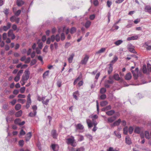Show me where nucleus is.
<instances>
[{
    "mask_svg": "<svg viewBox=\"0 0 151 151\" xmlns=\"http://www.w3.org/2000/svg\"><path fill=\"white\" fill-rule=\"evenodd\" d=\"M21 106L19 104H17L15 107V109L17 110H19L21 108Z\"/></svg>",
    "mask_w": 151,
    "mask_h": 151,
    "instance_id": "nucleus-30",
    "label": "nucleus"
},
{
    "mask_svg": "<svg viewBox=\"0 0 151 151\" xmlns=\"http://www.w3.org/2000/svg\"><path fill=\"white\" fill-rule=\"evenodd\" d=\"M109 65V67L108 70V73L109 74H110L113 71L112 64L110 63Z\"/></svg>",
    "mask_w": 151,
    "mask_h": 151,
    "instance_id": "nucleus-22",
    "label": "nucleus"
},
{
    "mask_svg": "<svg viewBox=\"0 0 151 151\" xmlns=\"http://www.w3.org/2000/svg\"><path fill=\"white\" fill-rule=\"evenodd\" d=\"M21 12V10L19 9L16 12L14 13V15L17 17L20 14Z\"/></svg>",
    "mask_w": 151,
    "mask_h": 151,
    "instance_id": "nucleus-35",
    "label": "nucleus"
},
{
    "mask_svg": "<svg viewBox=\"0 0 151 151\" xmlns=\"http://www.w3.org/2000/svg\"><path fill=\"white\" fill-rule=\"evenodd\" d=\"M86 136L87 137V138L89 139L90 140H92V139L93 137L91 135L88 134L86 135Z\"/></svg>",
    "mask_w": 151,
    "mask_h": 151,
    "instance_id": "nucleus-56",
    "label": "nucleus"
},
{
    "mask_svg": "<svg viewBox=\"0 0 151 151\" xmlns=\"http://www.w3.org/2000/svg\"><path fill=\"white\" fill-rule=\"evenodd\" d=\"M37 112H33V113L32 112H30L29 115V116L31 117H33L35 116L36 115Z\"/></svg>",
    "mask_w": 151,
    "mask_h": 151,
    "instance_id": "nucleus-33",
    "label": "nucleus"
},
{
    "mask_svg": "<svg viewBox=\"0 0 151 151\" xmlns=\"http://www.w3.org/2000/svg\"><path fill=\"white\" fill-rule=\"evenodd\" d=\"M66 143L68 145H70L72 146L75 147L77 144L75 142V139L73 136H71V138H68L66 139Z\"/></svg>",
    "mask_w": 151,
    "mask_h": 151,
    "instance_id": "nucleus-1",
    "label": "nucleus"
},
{
    "mask_svg": "<svg viewBox=\"0 0 151 151\" xmlns=\"http://www.w3.org/2000/svg\"><path fill=\"white\" fill-rule=\"evenodd\" d=\"M107 151H118L114 149V148L111 147H109V149L107 150Z\"/></svg>",
    "mask_w": 151,
    "mask_h": 151,
    "instance_id": "nucleus-60",
    "label": "nucleus"
},
{
    "mask_svg": "<svg viewBox=\"0 0 151 151\" xmlns=\"http://www.w3.org/2000/svg\"><path fill=\"white\" fill-rule=\"evenodd\" d=\"M71 45V44L69 42H66L65 45V48H67L69 46Z\"/></svg>",
    "mask_w": 151,
    "mask_h": 151,
    "instance_id": "nucleus-51",
    "label": "nucleus"
},
{
    "mask_svg": "<svg viewBox=\"0 0 151 151\" xmlns=\"http://www.w3.org/2000/svg\"><path fill=\"white\" fill-rule=\"evenodd\" d=\"M25 75H23L22 77V81H26L27 80L29 77V73L28 70H26L25 71Z\"/></svg>",
    "mask_w": 151,
    "mask_h": 151,
    "instance_id": "nucleus-2",
    "label": "nucleus"
},
{
    "mask_svg": "<svg viewBox=\"0 0 151 151\" xmlns=\"http://www.w3.org/2000/svg\"><path fill=\"white\" fill-rule=\"evenodd\" d=\"M100 98L101 99H104L106 98V95L104 94L102 95L101 96Z\"/></svg>",
    "mask_w": 151,
    "mask_h": 151,
    "instance_id": "nucleus-64",
    "label": "nucleus"
},
{
    "mask_svg": "<svg viewBox=\"0 0 151 151\" xmlns=\"http://www.w3.org/2000/svg\"><path fill=\"white\" fill-rule=\"evenodd\" d=\"M132 76L131 73H127L125 76V78L127 80H129L132 78Z\"/></svg>",
    "mask_w": 151,
    "mask_h": 151,
    "instance_id": "nucleus-14",
    "label": "nucleus"
},
{
    "mask_svg": "<svg viewBox=\"0 0 151 151\" xmlns=\"http://www.w3.org/2000/svg\"><path fill=\"white\" fill-rule=\"evenodd\" d=\"M114 79L116 81H119L120 79V78L118 74L116 73L113 76Z\"/></svg>",
    "mask_w": 151,
    "mask_h": 151,
    "instance_id": "nucleus-21",
    "label": "nucleus"
},
{
    "mask_svg": "<svg viewBox=\"0 0 151 151\" xmlns=\"http://www.w3.org/2000/svg\"><path fill=\"white\" fill-rule=\"evenodd\" d=\"M121 121V119H119L117 121H116L114 122L113 124H112L111 125L112 127H114L115 126H118L119 125Z\"/></svg>",
    "mask_w": 151,
    "mask_h": 151,
    "instance_id": "nucleus-12",
    "label": "nucleus"
},
{
    "mask_svg": "<svg viewBox=\"0 0 151 151\" xmlns=\"http://www.w3.org/2000/svg\"><path fill=\"white\" fill-rule=\"evenodd\" d=\"M86 123L89 128H91L93 127V124L90 119H86Z\"/></svg>",
    "mask_w": 151,
    "mask_h": 151,
    "instance_id": "nucleus-16",
    "label": "nucleus"
},
{
    "mask_svg": "<svg viewBox=\"0 0 151 151\" xmlns=\"http://www.w3.org/2000/svg\"><path fill=\"white\" fill-rule=\"evenodd\" d=\"M10 20L12 22H16L17 24L19 23L20 21V18L17 17L15 15H14L10 18Z\"/></svg>",
    "mask_w": 151,
    "mask_h": 151,
    "instance_id": "nucleus-3",
    "label": "nucleus"
},
{
    "mask_svg": "<svg viewBox=\"0 0 151 151\" xmlns=\"http://www.w3.org/2000/svg\"><path fill=\"white\" fill-rule=\"evenodd\" d=\"M140 129L139 127H136L134 130V132L136 133L139 134L140 132Z\"/></svg>",
    "mask_w": 151,
    "mask_h": 151,
    "instance_id": "nucleus-31",
    "label": "nucleus"
},
{
    "mask_svg": "<svg viewBox=\"0 0 151 151\" xmlns=\"http://www.w3.org/2000/svg\"><path fill=\"white\" fill-rule=\"evenodd\" d=\"M49 71L47 70L45 72L43 75V77L44 78L48 75Z\"/></svg>",
    "mask_w": 151,
    "mask_h": 151,
    "instance_id": "nucleus-58",
    "label": "nucleus"
},
{
    "mask_svg": "<svg viewBox=\"0 0 151 151\" xmlns=\"http://www.w3.org/2000/svg\"><path fill=\"white\" fill-rule=\"evenodd\" d=\"M24 4V2L22 0H17V4L19 6H21Z\"/></svg>",
    "mask_w": 151,
    "mask_h": 151,
    "instance_id": "nucleus-17",
    "label": "nucleus"
},
{
    "mask_svg": "<svg viewBox=\"0 0 151 151\" xmlns=\"http://www.w3.org/2000/svg\"><path fill=\"white\" fill-rule=\"evenodd\" d=\"M91 22L89 20H88L85 23L84 26L86 28H89L91 25Z\"/></svg>",
    "mask_w": 151,
    "mask_h": 151,
    "instance_id": "nucleus-23",
    "label": "nucleus"
},
{
    "mask_svg": "<svg viewBox=\"0 0 151 151\" xmlns=\"http://www.w3.org/2000/svg\"><path fill=\"white\" fill-rule=\"evenodd\" d=\"M51 134L53 138L56 139L57 138L58 134L55 130L53 129L52 130Z\"/></svg>",
    "mask_w": 151,
    "mask_h": 151,
    "instance_id": "nucleus-10",
    "label": "nucleus"
},
{
    "mask_svg": "<svg viewBox=\"0 0 151 151\" xmlns=\"http://www.w3.org/2000/svg\"><path fill=\"white\" fill-rule=\"evenodd\" d=\"M22 113V110H20L17 112L15 114L16 116L17 117H18L20 116Z\"/></svg>",
    "mask_w": 151,
    "mask_h": 151,
    "instance_id": "nucleus-28",
    "label": "nucleus"
},
{
    "mask_svg": "<svg viewBox=\"0 0 151 151\" xmlns=\"http://www.w3.org/2000/svg\"><path fill=\"white\" fill-rule=\"evenodd\" d=\"M93 4L95 6H97L98 5L99 3L98 0H94Z\"/></svg>",
    "mask_w": 151,
    "mask_h": 151,
    "instance_id": "nucleus-50",
    "label": "nucleus"
},
{
    "mask_svg": "<svg viewBox=\"0 0 151 151\" xmlns=\"http://www.w3.org/2000/svg\"><path fill=\"white\" fill-rule=\"evenodd\" d=\"M32 136V133L29 132L27 134L25 137V139L27 141H29Z\"/></svg>",
    "mask_w": 151,
    "mask_h": 151,
    "instance_id": "nucleus-13",
    "label": "nucleus"
},
{
    "mask_svg": "<svg viewBox=\"0 0 151 151\" xmlns=\"http://www.w3.org/2000/svg\"><path fill=\"white\" fill-rule=\"evenodd\" d=\"M106 91V89L104 88H101L100 90V93L101 94H104L105 93Z\"/></svg>",
    "mask_w": 151,
    "mask_h": 151,
    "instance_id": "nucleus-37",
    "label": "nucleus"
},
{
    "mask_svg": "<svg viewBox=\"0 0 151 151\" xmlns=\"http://www.w3.org/2000/svg\"><path fill=\"white\" fill-rule=\"evenodd\" d=\"M144 9L145 12L151 14V7L150 5L145 6Z\"/></svg>",
    "mask_w": 151,
    "mask_h": 151,
    "instance_id": "nucleus-9",
    "label": "nucleus"
},
{
    "mask_svg": "<svg viewBox=\"0 0 151 151\" xmlns=\"http://www.w3.org/2000/svg\"><path fill=\"white\" fill-rule=\"evenodd\" d=\"M75 55L74 53H72L70 55L68 59V60L70 63H71L72 62L73 58L74 56Z\"/></svg>",
    "mask_w": 151,
    "mask_h": 151,
    "instance_id": "nucleus-19",
    "label": "nucleus"
},
{
    "mask_svg": "<svg viewBox=\"0 0 151 151\" xmlns=\"http://www.w3.org/2000/svg\"><path fill=\"white\" fill-rule=\"evenodd\" d=\"M36 62V60L35 59H33L31 60L30 64L31 65H33L35 64Z\"/></svg>",
    "mask_w": 151,
    "mask_h": 151,
    "instance_id": "nucleus-40",
    "label": "nucleus"
},
{
    "mask_svg": "<svg viewBox=\"0 0 151 151\" xmlns=\"http://www.w3.org/2000/svg\"><path fill=\"white\" fill-rule=\"evenodd\" d=\"M139 71L138 68H136L135 69V70H132V72L133 74V76L134 79H137L138 78V75L137 74Z\"/></svg>",
    "mask_w": 151,
    "mask_h": 151,
    "instance_id": "nucleus-5",
    "label": "nucleus"
},
{
    "mask_svg": "<svg viewBox=\"0 0 151 151\" xmlns=\"http://www.w3.org/2000/svg\"><path fill=\"white\" fill-rule=\"evenodd\" d=\"M133 131V129L132 127H130L129 128V132L130 134H131L132 133Z\"/></svg>",
    "mask_w": 151,
    "mask_h": 151,
    "instance_id": "nucleus-54",
    "label": "nucleus"
},
{
    "mask_svg": "<svg viewBox=\"0 0 151 151\" xmlns=\"http://www.w3.org/2000/svg\"><path fill=\"white\" fill-rule=\"evenodd\" d=\"M78 136L79 137V138L78 140V141H81L84 140V138L83 136L81 135H78Z\"/></svg>",
    "mask_w": 151,
    "mask_h": 151,
    "instance_id": "nucleus-42",
    "label": "nucleus"
},
{
    "mask_svg": "<svg viewBox=\"0 0 151 151\" xmlns=\"http://www.w3.org/2000/svg\"><path fill=\"white\" fill-rule=\"evenodd\" d=\"M138 35H135L132 36L131 37H128L127 38V40L128 41H130L131 40H137L139 37Z\"/></svg>",
    "mask_w": 151,
    "mask_h": 151,
    "instance_id": "nucleus-7",
    "label": "nucleus"
},
{
    "mask_svg": "<svg viewBox=\"0 0 151 151\" xmlns=\"http://www.w3.org/2000/svg\"><path fill=\"white\" fill-rule=\"evenodd\" d=\"M107 84H113L114 83L113 80H106L105 81V82Z\"/></svg>",
    "mask_w": 151,
    "mask_h": 151,
    "instance_id": "nucleus-43",
    "label": "nucleus"
},
{
    "mask_svg": "<svg viewBox=\"0 0 151 151\" xmlns=\"http://www.w3.org/2000/svg\"><path fill=\"white\" fill-rule=\"evenodd\" d=\"M9 10L8 9H4L3 11L4 13L5 14L6 16H7L8 14H9Z\"/></svg>",
    "mask_w": 151,
    "mask_h": 151,
    "instance_id": "nucleus-39",
    "label": "nucleus"
},
{
    "mask_svg": "<svg viewBox=\"0 0 151 151\" xmlns=\"http://www.w3.org/2000/svg\"><path fill=\"white\" fill-rule=\"evenodd\" d=\"M32 109L33 110V112H37V107L36 105H34L32 106Z\"/></svg>",
    "mask_w": 151,
    "mask_h": 151,
    "instance_id": "nucleus-62",
    "label": "nucleus"
},
{
    "mask_svg": "<svg viewBox=\"0 0 151 151\" xmlns=\"http://www.w3.org/2000/svg\"><path fill=\"white\" fill-rule=\"evenodd\" d=\"M25 88L24 87H21L20 89V91L21 93H23L25 91Z\"/></svg>",
    "mask_w": 151,
    "mask_h": 151,
    "instance_id": "nucleus-48",
    "label": "nucleus"
},
{
    "mask_svg": "<svg viewBox=\"0 0 151 151\" xmlns=\"http://www.w3.org/2000/svg\"><path fill=\"white\" fill-rule=\"evenodd\" d=\"M19 144L20 146L22 147L24 144V141L23 140H21L19 141Z\"/></svg>",
    "mask_w": 151,
    "mask_h": 151,
    "instance_id": "nucleus-57",
    "label": "nucleus"
},
{
    "mask_svg": "<svg viewBox=\"0 0 151 151\" xmlns=\"http://www.w3.org/2000/svg\"><path fill=\"white\" fill-rule=\"evenodd\" d=\"M55 40L57 42H58L60 41V35L58 34L56 35L55 36Z\"/></svg>",
    "mask_w": 151,
    "mask_h": 151,
    "instance_id": "nucleus-36",
    "label": "nucleus"
},
{
    "mask_svg": "<svg viewBox=\"0 0 151 151\" xmlns=\"http://www.w3.org/2000/svg\"><path fill=\"white\" fill-rule=\"evenodd\" d=\"M106 48L103 47L101 48L99 50L96 52V54H98L104 52L106 50Z\"/></svg>",
    "mask_w": 151,
    "mask_h": 151,
    "instance_id": "nucleus-24",
    "label": "nucleus"
},
{
    "mask_svg": "<svg viewBox=\"0 0 151 151\" xmlns=\"http://www.w3.org/2000/svg\"><path fill=\"white\" fill-rule=\"evenodd\" d=\"M17 101L18 102H21L22 104H24L25 101V99H18Z\"/></svg>",
    "mask_w": 151,
    "mask_h": 151,
    "instance_id": "nucleus-55",
    "label": "nucleus"
},
{
    "mask_svg": "<svg viewBox=\"0 0 151 151\" xmlns=\"http://www.w3.org/2000/svg\"><path fill=\"white\" fill-rule=\"evenodd\" d=\"M31 101H27L26 105V107L27 109L29 108V107L30 104H31Z\"/></svg>",
    "mask_w": 151,
    "mask_h": 151,
    "instance_id": "nucleus-44",
    "label": "nucleus"
},
{
    "mask_svg": "<svg viewBox=\"0 0 151 151\" xmlns=\"http://www.w3.org/2000/svg\"><path fill=\"white\" fill-rule=\"evenodd\" d=\"M60 36L61 40L62 41L64 40L65 38V37L64 34L63 33H62L61 34Z\"/></svg>",
    "mask_w": 151,
    "mask_h": 151,
    "instance_id": "nucleus-47",
    "label": "nucleus"
},
{
    "mask_svg": "<svg viewBox=\"0 0 151 151\" xmlns=\"http://www.w3.org/2000/svg\"><path fill=\"white\" fill-rule=\"evenodd\" d=\"M49 99H47L45 101H42V103L43 104L45 105H47L49 102Z\"/></svg>",
    "mask_w": 151,
    "mask_h": 151,
    "instance_id": "nucleus-53",
    "label": "nucleus"
},
{
    "mask_svg": "<svg viewBox=\"0 0 151 151\" xmlns=\"http://www.w3.org/2000/svg\"><path fill=\"white\" fill-rule=\"evenodd\" d=\"M112 3L111 1H108L107 2V6L109 7H110L111 6L112 4Z\"/></svg>",
    "mask_w": 151,
    "mask_h": 151,
    "instance_id": "nucleus-63",
    "label": "nucleus"
},
{
    "mask_svg": "<svg viewBox=\"0 0 151 151\" xmlns=\"http://www.w3.org/2000/svg\"><path fill=\"white\" fill-rule=\"evenodd\" d=\"M48 47V46L46 45L44 47V49L43 50V52L46 53L47 52V50Z\"/></svg>",
    "mask_w": 151,
    "mask_h": 151,
    "instance_id": "nucleus-61",
    "label": "nucleus"
},
{
    "mask_svg": "<svg viewBox=\"0 0 151 151\" xmlns=\"http://www.w3.org/2000/svg\"><path fill=\"white\" fill-rule=\"evenodd\" d=\"M114 134L117 137H118L119 138L121 137V134L119 133H117V134H116V132L115 131L114 132Z\"/></svg>",
    "mask_w": 151,
    "mask_h": 151,
    "instance_id": "nucleus-59",
    "label": "nucleus"
},
{
    "mask_svg": "<svg viewBox=\"0 0 151 151\" xmlns=\"http://www.w3.org/2000/svg\"><path fill=\"white\" fill-rule=\"evenodd\" d=\"M85 148L83 147H81L76 149V151H84Z\"/></svg>",
    "mask_w": 151,
    "mask_h": 151,
    "instance_id": "nucleus-46",
    "label": "nucleus"
},
{
    "mask_svg": "<svg viewBox=\"0 0 151 151\" xmlns=\"http://www.w3.org/2000/svg\"><path fill=\"white\" fill-rule=\"evenodd\" d=\"M79 95L78 91H76L74 92L73 93V96L74 98L76 100L78 99L77 96Z\"/></svg>",
    "mask_w": 151,
    "mask_h": 151,
    "instance_id": "nucleus-20",
    "label": "nucleus"
},
{
    "mask_svg": "<svg viewBox=\"0 0 151 151\" xmlns=\"http://www.w3.org/2000/svg\"><path fill=\"white\" fill-rule=\"evenodd\" d=\"M51 147L53 151H58L59 148V146L56 144H52Z\"/></svg>",
    "mask_w": 151,
    "mask_h": 151,
    "instance_id": "nucleus-8",
    "label": "nucleus"
},
{
    "mask_svg": "<svg viewBox=\"0 0 151 151\" xmlns=\"http://www.w3.org/2000/svg\"><path fill=\"white\" fill-rule=\"evenodd\" d=\"M8 36L9 37H11V36L13 34V30L12 29L10 30L8 32Z\"/></svg>",
    "mask_w": 151,
    "mask_h": 151,
    "instance_id": "nucleus-45",
    "label": "nucleus"
},
{
    "mask_svg": "<svg viewBox=\"0 0 151 151\" xmlns=\"http://www.w3.org/2000/svg\"><path fill=\"white\" fill-rule=\"evenodd\" d=\"M117 116H114L108 119V122L109 123H112L113 122L116 118Z\"/></svg>",
    "mask_w": 151,
    "mask_h": 151,
    "instance_id": "nucleus-11",
    "label": "nucleus"
},
{
    "mask_svg": "<svg viewBox=\"0 0 151 151\" xmlns=\"http://www.w3.org/2000/svg\"><path fill=\"white\" fill-rule=\"evenodd\" d=\"M118 59V57L116 56H114V57L113 60L111 61L110 63L112 64L114 63L116 61H117Z\"/></svg>",
    "mask_w": 151,
    "mask_h": 151,
    "instance_id": "nucleus-29",
    "label": "nucleus"
},
{
    "mask_svg": "<svg viewBox=\"0 0 151 151\" xmlns=\"http://www.w3.org/2000/svg\"><path fill=\"white\" fill-rule=\"evenodd\" d=\"M125 142L128 145H130L132 143L131 139L128 136L126 137Z\"/></svg>",
    "mask_w": 151,
    "mask_h": 151,
    "instance_id": "nucleus-15",
    "label": "nucleus"
},
{
    "mask_svg": "<svg viewBox=\"0 0 151 151\" xmlns=\"http://www.w3.org/2000/svg\"><path fill=\"white\" fill-rule=\"evenodd\" d=\"M23 70H20L17 73V75L16 76L20 78V76H21L22 74L23 73Z\"/></svg>",
    "mask_w": 151,
    "mask_h": 151,
    "instance_id": "nucleus-41",
    "label": "nucleus"
},
{
    "mask_svg": "<svg viewBox=\"0 0 151 151\" xmlns=\"http://www.w3.org/2000/svg\"><path fill=\"white\" fill-rule=\"evenodd\" d=\"M89 58V56L87 55H86L85 57L81 60L80 63H81L82 65H86L88 60Z\"/></svg>",
    "mask_w": 151,
    "mask_h": 151,
    "instance_id": "nucleus-4",
    "label": "nucleus"
},
{
    "mask_svg": "<svg viewBox=\"0 0 151 151\" xmlns=\"http://www.w3.org/2000/svg\"><path fill=\"white\" fill-rule=\"evenodd\" d=\"M115 112L114 110H111L106 112V114L109 116H111Z\"/></svg>",
    "mask_w": 151,
    "mask_h": 151,
    "instance_id": "nucleus-25",
    "label": "nucleus"
},
{
    "mask_svg": "<svg viewBox=\"0 0 151 151\" xmlns=\"http://www.w3.org/2000/svg\"><path fill=\"white\" fill-rule=\"evenodd\" d=\"M11 25V24L10 22H7L6 26H4L1 27V29H2L5 31H6L10 28Z\"/></svg>",
    "mask_w": 151,
    "mask_h": 151,
    "instance_id": "nucleus-6",
    "label": "nucleus"
},
{
    "mask_svg": "<svg viewBox=\"0 0 151 151\" xmlns=\"http://www.w3.org/2000/svg\"><path fill=\"white\" fill-rule=\"evenodd\" d=\"M143 72L144 73H146L147 72V68L146 66H143L142 69Z\"/></svg>",
    "mask_w": 151,
    "mask_h": 151,
    "instance_id": "nucleus-52",
    "label": "nucleus"
},
{
    "mask_svg": "<svg viewBox=\"0 0 151 151\" xmlns=\"http://www.w3.org/2000/svg\"><path fill=\"white\" fill-rule=\"evenodd\" d=\"M145 137L147 139H149L150 138V136L149 133V132L147 131L145 132Z\"/></svg>",
    "mask_w": 151,
    "mask_h": 151,
    "instance_id": "nucleus-26",
    "label": "nucleus"
},
{
    "mask_svg": "<svg viewBox=\"0 0 151 151\" xmlns=\"http://www.w3.org/2000/svg\"><path fill=\"white\" fill-rule=\"evenodd\" d=\"M76 29L75 27H73L70 29V33L71 34L74 33L76 32Z\"/></svg>",
    "mask_w": 151,
    "mask_h": 151,
    "instance_id": "nucleus-32",
    "label": "nucleus"
},
{
    "mask_svg": "<svg viewBox=\"0 0 151 151\" xmlns=\"http://www.w3.org/2000/svg\"><path fill=\"white\" fill-rule=\"evenodd\" d=\"M21 120L19 118L16 119L14 121V123L15 124H18L20 123Z\"/></svg>",
    "mask_w": 151,
    "mask_h": 151,
    "instance_id": "nucleus-49",
    "label": "nucleus"
},
{
    "mask_svg": "<svg viewBox=\"0 0 151 151\" xmlns=\"http://www.w3.org/2000/svg\"><path fill=\"white\" fill-rule=\"evenodd\" d=\"M123 42V41L121 40H119L114 42V44L117 46L119 45Z\"/></svg>",
    "mask_w": 151,
    "mask_h": 151,
    "instance_id": "nucleus-34",
    "label": "nucleus"
},
{
    "mask_svg": "<svg viewBox=\"0 0 151 151\" xmlns=\"http://www.w3.org/2000/svg\"><path fill=\"white\" fill-rule=\"evenodd\" d=\"M128 129L127 127H125L123 129V133L125 134H127L128 132Z\"/></svg>",
    "mask_w": 151,
    "mask_h": 151,
    "instance_id": "nucleus-38",
    "label": "nucleus"
},
{
    "mask_svg": "<svg viewBox=\"0 0 151 151\" xmlns=\"http://www.w3.org/2000/svg\"><path fill=\"white\" fill-rule=\"evenodd\" d=\"M108 104V102L106 101H104L101 102L100 103L101 106H104Z\"/></svg>",
    "mask_w": 151,
    "mask_h": 151,
    "instance_id": "nucleus-27",
    "label": "nucleus"
},
{
    "mask_svg": "<svg viewBox=\"0 0 151 151\" xmlns=\"http://www.w3.org/2000/svg\"><path fill=\"white\" fill-rule=\"evenodd\" d=\"M77 129L82 130L84 128L83 126L80 123L78 124L76 126Z\"/></svg>",
    "mask_w": 151,
    "mask_h": 151,
    "instance_id": "nucleus-18",
    "label": "nucleus"
}]
</instances>
